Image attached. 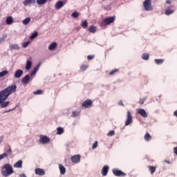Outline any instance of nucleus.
Returning a JSON list of instances; mask_svg holds the SVG:
<instances>
[{"label":"nucleus","instance_id":"obj_1","mask_svg":"<svg viewBox=\"0 0 177 177\" xmlns=\"http://www.w3.org/2000/svg\"><path fill=\"white\" fill-rule=\"evenodd\" d=\"M16 91H17V86L16 84H12L0 91L1 109H4V107H8V106H9L10 102L9 101L5 102V100H6L12 93H16Z\"/></svg>","mask_w":177,"mask_h":177},{"label":"nucleus","instance_id":"obj_2","mask_svg":"<svg viewBox=\"0 0 177 177\" xmlns=\"http://www.w3.org/2000/svg\"><path fill=\"white\" fill-rule=\"evenodd\" d=\"M1 175H3L5 177L10 176V175H12L15 171L13 170V167L10 164H5L1 169Z\"/></svg>","mask_w":177,"mask_h":177},{"label":"nucleus","instance_id":"obj_3","mask_svg":"<svg viewBox=\"0 0 177 177\" xmlns=\"http://www.w3.org/2000/svg\"><path fill=\"white\" fill-rule=\"evenodd\" d=\"M114 21H115V16L105 18L104 21L101 22V27H106V26H109L111 24V23H114Z\"/></svg>","mask_w":177,"mask_h":177},{"label":"nucleus","instance_id":"obj_4","mask_svg":"<svg viewBox=\"0 0 177 177\" xmlns=\"http://www.w3.org/2000/svg\"><path fill=\"white\" fill-rule=\"evenodd\" d=\"M143 6L145 8V10H153V6H151V0H145L143 2Z\"/></svg>","mask_w":177,"mask_h":177},{"label":"nucleus","instance_id":"obj_5","mask_svg":"<svg viewBox=\"0 0 177 177\" xmlns=\"http://www.w3.org/2000/svg\"><path fill=\"white\" fill-rule=\"evenodd\" d=\"M112 172L115 176H119V177H125L127 176V174L124 173V171L121 170H118L117 169H113L112 170Z\"/></svg>","mask_w":177,"mask_h":177},{"label":"nucleus","instance_id":"obj_6","mask_svg":"<svg viewBox=\"0 0 177 177\" xmlns=\"http://www.w3.org/2000/svg\"><path fill=\"white\" fill-rule=\"evenodd\" d=\"M66 3H67V0L59 1L55 5V8L57 10H59V9H62V8H63Z\"/></svg>","mask_w":177,"mask_h":177},{"label":"nucleus","instance_id":"obj_7","mask_svg":"<svg viewBox=\"0 0 177 177\" xmlns=\"http://www.w3.org/2000/svg\"><path fill=\"white\" fill-rule=\"evenodd\" d=\"M175 10H176L175 6H171L165 10V15H166V16H169L170 15H172Z\"/></svg>","mask_w":177,"mask_h":177},{"label":"nucleus","instance_id":"obj_8","mask_svg":"<svg viewBox=\"0 0 177 177\" xmlns=\"http://www.w3.org/2000/svg\"><path fill=\"white\" fill-rule=\"evenodd\" d=\"M133 121V120H132V113H131V111H127V120L125 122L126 127H128V125L132 124Z\"/></svg>","mask_w":177,"mask_h":177},{"label":"nucleus","instance_id":"obj_9","mask_svg":"<svg viewBox=\"0 0 177 177\" xmlns=\"http://www.w3.org/2000/svg\"><path fill=\"white\" fill-rule=\"evenodd\" d=\"M39 142L41 145H46L50 142V139L46 136H40Z\"/></svg>","mask_w":177,"mask_h":177},{"label":"nucleus","instance_id":"obj_10","mask_svg":"<svg viewBox=\"0 0 177 177\" xmlns=\"http://www.w3.org/2000/svg\"><path fill=\"white\" fill-rule=\"evenodd\" d=\"M93 102L91 100H86L82 104V107L84 109H88V107H92Z\"/></svg>","mask_w":177,"mask_h":177},{"label":"nucleus","instance_id":"obj_11","mask_svg":"<svg viewBox=\"0 0 177 177\" xmlns=\"http://www.w3.org/2000/svg\"><path fill=\"white\" fill-rule=\"evenodd\" d=\"M71 160L73 164H78L81 161V155H75L71 157Z\"/></svg>","mask_w":177,"mask_h":177},{"label":"nucleus","instance_id":"obj_12","mask_svg":"<svg viewBox=\"0 0 177 177\" xmlns=\"http://www.w3.org/2000/svg\"><path fill=\"white\" fill-rule=\"evenodd\" d=\"M35 174L39 176H44V175H45V170L44 169L37 168L35 170Z\"/></svg>","mask_w":177,"mask_h":177},{"label":"nucleus","instance_id":"obj_13","mask_svg":"<svg viewBox=\"0 0 177 177\" xmlns=\"http://www.w3.org/2000/svg\"><path fill=\"white\" fill-rule=\"evenodd\" d=\"M101 173L102 174V176H106L107 174L109 173V166L105 165L102 169Z\"/></svg>","mask_w":177,"mask_h":177},{"label":"nucleus","instance_id":"obj_14","mask_svg":"<svg viewBox=\"0 0 177 177\" xmlns=\"http://www.w3.org/2000/svg\"><path fill=\"white\" fill-rule=\"evenodd\" d=\"M30 75H26L21 80V82L24 85H27V84H28V82H30Z\"/></svg>","mask_w":177,"mask_h":177},{"label":"nucleus","instance_id":"obj_15","mask_svg":"<svg viewBox=\"0 0 177 177\" xmlns=\"http://www.w3.org/2000/svg\"><path fill=\"white\" fill-rule=\"evenodd\" d=\"M138 114H140V115L142 117H144V118H147V113L143 109H138Z\"/></svg>","mask_w":177,"mask_h":177},{"label":"nucleus","instance_id":"obj_16","mask_svg":"<svg viewBox=\"0 0 177 177\" xmlns=\"http://www.w3.org/2000/svg\"><path fill=\"white\" fill-rule=\"evenodd\" d=\"M23 75V71L21 69L17 70L15 73V78H20Z\"/></svg>","mask_w":177,"mask_h":177},{"label":"nucleus","instance_id":"obj_17","mask_svg":"<svg viewBox=\"0 0 177 177\" xmlns=\"http://www.w3.org/2000/svg\"><path fill=\"white\" fill-rule=\"evenodd\" d=\"M36 0H25L23 3L25 6H28V5L35 4Z\"/></svg>","mask_w":177,"mask_h":177},{"label":"nucleus","instance_id":"obj_18","mask_svg":"<svg viewBox=\"0 0 177 177\" xmlns=\"http://www.w3.org/2000/svg\"><path fill=\"white\" fill-rule=\"evenodd\" d=\"M147 168L151 174V175H153L154 172H156V169H157V167L151 166V165H148Z\"/></svg>","mask_w":177,"mask_h":177},{"label":"nucleus","instance_id":"obj_19","mask_svg":"<svg viewBox=\"0 0 177 177\" xmlns=\"http://www.w3.org/2000/svg\"><path fill=\"white\" fill-rule=\"evenodd\" d=\"M23 160H19L15 164H14V168H22Z\"/></svg>","mask_w":177,"mask_h":177},{"label":"nucleus","instance_id":"obj_20","mask_svg":"<svg viewBox=\"0 0 177 177\" xmlns=\"http://www.w3.org/2000/svg\"><path fill=\"white\" fill-rule=\"evenodd\" d=\"M57 47V42H53L50 46H48L49 50H55L56 48Z\"/></svg>","mask_w":177,"mask_h":177},{"label":"nucleus","instance_id":"obj_21","mask_svg":"<svg viewBox=\"0 0 177 177\" xmlns=\"http://www.w3.org/2000/svg\"><path fill=\"white\" fill-rule=\"evenodd\" d=\"M5 151L6 152H4V153H6L8 155V154H12V147H10V145H7L6 146Z\"/></svg>","mask_w":177,"mask_h":177},{"label":"nucleus","instance_id":"obj_22","mask_svg":"<svg viewBox=\"0 0 177 177\" xmlns=\"http://www.w3.org/2000/svg\"><path fill=\"white\" fill-rule=\"evenodd\" d=\"M59 168L61 175H64V174H66V167H64L63 165L59 164Z\"/></svg>","mask_w":177,"mask_h":177},{"label":"nucleus","instance_id":"obj_23","mask_svg":"<svg viewBox=\"0 0 177 177\" xmlns=\"http://www.w3.org/2000/svg\"><path fill=\"white\" fill-rule=\"evenodd\" d=\"M10 50H19L20 49V47L17 44H11L10 46Z\"/></svg>","mask_w":177,"mask_h":177},{"label":"nucleus","instance_id":"obj_24","mask_svg":"<svg viewBox=\"0 0 177 177\" xmlns=\"http://www.w3.org/2000/svg\"><path fill=\"white\" fill-rule=\"evenodd\" d=\"M39 68V64L37 65V66L35 67L33 71L31 72L30 76L32 77L37 74V71H38V69Z\"/></svg>","mask_w":177,"mask_h":177},{"label":"nucleus","instance_id":"obj_25","mask_svg":"<svg viewBox=\"0 0 177 177\" xmlns=\"http://www.w3.org/2000/svg\"><path fill=\"white\" fill-rule=\"evenodd\" d=\"M144 139L146 142H150L151 139V136H150V133H146V134L144 136Z\"/></svg>","mask_w":177,"mask_h":177},{"label":"nucleus","instance_id":"obj_26","mask_svg":"<svg viewBox=\"0 0 177 177\" xmlns=\"http://www.w3.org/2000/svg\"><path fill=\"white\" fill-rule=\"evenodd\" d=\"M31 66H32V62L31 61H27L26 62V70H30L31 69Z\"/></svg>","mask_w":177,"mask_h":177},{"label":"nucleus","instance_id":"obj_27","mask_svg":"<svg viewBox=\"0 0 177 177\" xmlns=\"http://www.w3.org/2000/svg\"><path fill=\"white\" fill-rule=\"evenodd\" d=\"M89 32H92L93 34H95L96 32V28L95 26H91L88 28Z\"/></svg>","mask_w":177,"mask_h":177},{"label":"nucleus","instance_id":"obj_28","mask_svg":"<svg viewBox=\"0 0 177 177\" xmlns=\"http://www.w3.org/2000/svg\"><path fill=\"white\" fill-rule=\"evenodd\" d=\"M149 57H150V55H149V53H145L142 55V59L143 60H149Z\"/></svg>","mask_w":177,"mask_h":177},{"label":"nucleus","instance_id":"obj_29","mask_svg":"<svg viewBox=\"0 0 177 177\" xmlns=\"http://www.w3.org/2000/svg\"><path fill=\"white\" fill-rule=\"evenodd\" d=\"M13 23V18L12 17H8L6 19V24L10 25Z\"/></svg>","mask_w":177,"mask_h":177},{"label":"nucleus","instance_id":"obj_30","mask_svg":"<svg viewBox=\"0 0 177 177\" xmlns=\"http://www.w3.org/2000/svg\"><path fill=\"white\" fill-rule=\"evenodd\" d=\"M81 27H82V28H86L88 27V21L84 20L82 21Z\"/></svg>","mask_w":177,"mask_h":177},{"label":"nucleus","instance_id":"obj_31","mask_svg":"<svg viewBox=\"0 0 177 177\" xmlns=\"http://www.w3.org/2000/svg\"><path fill=\"white\" fill-rule=\"evenodd\" d=\"M9 74V71H3L0 72V78H2V77H5L6 75H8Z\"/></svg>","mask_w":177,"mask_h":177},{"label":"nucleus","instance_id":"obj_32","mask_svg":"<svg viewBox=\"0 0 177 177\" xmlns=\"http://www.w3.org/2000/svg\"><path fill=\"white\" fill-rule=\"evenodd\" d=\"M30 21H31V18L28 17V18L25 19L22 23H23V24H24V26H27V24H28V23H30Z\"/></svg>","mask_w":177,"mask_h":177},{"label":"nucleus","instance_id":"obj_33","mask_svg":"<svg viewBox=\"0 0 177 177\" xmlns=\"http://www.w3.org/2000/svg\"><path fill=\"white\" fill-rule=\"evenodd\" d=\"M64 132V130L62 127H58L57 129V135H62Z\"/></svg>","mask_w":177,"mask_h":177},{"label":"nucleus","instance_id":"obj_34","mask_svg":"<svg viewBox=\"0 0 177 177\" xmlns=\"http://www.w3.org/2000/svg\"><path fill=\"white\" fill-rule=\"evenodd\" d=\"M48 0H37V5H44V3H46Z\"/></svg>","mask_w":177,"mask_h":177},{"label":"nucleus","instance_id":"obj_35","mask_svg":"<svg viewBox=\"0 0 177 177\" xmlns=\"http://www.w3.org/2000/svg\"><path fill=\"white\" fill-rule=\"evenodd\" d=\"M37 37H38V32H35L31 35V36L30 37V39H35V38H37Z\"/></svg>","mask_w":177,"mask_h":177},{"label":"nucleus","instance_id":"obj_36","mask_svg":"<svg viewBox=\"0 0 177 177\" xmlns=\"http://www.w3.org/2000/svg\"><path fill=\"white\" fill-rule=\"evenodd\" d=\"M155 63H156V64H158V65L162 64V63H164V59H155Z\"/></svg>","mask_w":177,"mask_h":177},{"label":"nucleus","instance_id":"obj_37","mask_svg":"<svg viewBox=\"0 0 177 177\" xmlns=\"http://www.w3.org/2000/svg\"><path fill=\"white\" fill-rule=\"evenodd\" d=\"M72 17H74L75 19H77L80 17V13L77 12H74L72 15H71Z\"/></svg>","mask_w":177,"mask_h":177},{"label":"nucleus","instance_id":"obj_38","mask_svg":"<svg viewBox=\"0 0 177 177\" xmlns=\"http://www.w3.org/2000/svg\"><path fill=\"white\" fill-rule=\"evenodd\" d=\"M8 157L7 153H3V154L0 155V161L1 160H3V158H6Z\"/></svg>","mask_w":177,"mask_h":177},{"label":"nucleus","instance_id":"obj_39","mask_svg":"<svg viewBox=\"0 0 177 177\" xmlns=\"http://www.w3.org/2000/svg\"><path fill=\"white\" fill-rule=\"evenodd\" d=\"M79 114H80V112L73 111L72 112V115H71V117H78V115H79Z\"/></svg>","mask_w":177,"mask_h":177},{"label":"nucleus","instance_id":"obj_40","mask_svg":"<svg viewBox=\"0 0 177 177\" xmlns=\"http://www.w3.org/2000/svg\"><path fill=\"white\" fill-rule=\"evenodd\" d=\"M118 71H120L119 69H113V71H111L109 73V75H114V73H118Z\"/></svg>","mask_w":177,"mask_h":177},{"label":"nucleus","instance_id":"obj_41","mask_svg":"<svg viewBox=\"0 0 177 177\" xmlns=\"http://www.w3.org/2000/svg\"><path fill=\"white\" fill-rule=\"evenodd\" d=\"M86 68H88V66L87 65H82L80 66L81 71H85V70H86Z\"/></svg>","mask_w":177,"mask_h":177},{"label":"nucleus","instance_id":"obj_42","mask_svg":"<svg viewBox=\"0 0 177 177\" xmlns=\"http://www.w3.org/2000/svg\"><path fill=\"white\" fill-rule=\"evenodd\" d=\"M41 93H42V90L39 89L33 92V95H41Z\"/></svg>","mask_w":177,"mask_h":177},{"label":"nucleus","instance_id":"obj_43","mask_svg":"<svg viewBox=\"0 0 177 177\" xmlns=\"http://www.w3.org/2000/svg\"><path fill=\"white\" fill-rule=\"evenodd\" d=\"M28 45H30V41H26L24 42L22 44L23 48H27V46H28Z\"/></svg>","mask_w":177,"mask_h":177},{"label":"nucleus","instance_id":"obj_44","mask_svg":"<svg viewBox=\"0 0 177 177\" xmlns=\"http://www.w3.org/2000/svg\"><path fill=\"white\" fill-rule=\"evenodd\" d=\"M115 133V132L114 131H110L108 133H107V136H114V134Z\"/></svg>","mask_w":177,"mask_h":177},{"label":"nucleus","instance_id":"obj_45","mask_svg":"<svg viewBox=\"0 0 177 177\" xmlns=\"http://www.w3.org/2000/svg\"><path fill=\"white\" fill-rule=\"evenodd\" d=\"M145 100H146V98L140 99V100H139L140 104H143L145 103Z\"/></svg>","mask_w":177,"mask_h":177},{"label":"nucleus","instance_id":"obj_46","mask_svg":"<svg viewBox=\"0 0 177 177\" xmlns=\"http://www.w3.org/2000/svg\"><path fill=\"white\" fill-rule=\"evenodd\" d=\"M95 58V55H88L87 59L88 60H92V59Z\"/></svg>","mask_w":177,"mask_h":177},{"label":"nucleus","instance_id":"obj_47","mask_svg":"<svg viewBox=\"0 0 177 177\" xmlns=\"http://www.w3.org/2000/svg\"><path fill=\"white\" fill-rule=\"evenodd\" d=\"M97 147V141H95L94 144L93 145L92 149H96Z\"/></svg>","mask_w":177,"mask_h":177},{"label":"nucleus","instance_id":"obj_48","mask_svg":"<svg viewBox=\"0 0 177 177\" xmlns=\"http://www.w3.org/2000/svg\"><path fill=\"white\" fill-rule=\"evenodd\" d=\"M6 37H8V35L6 34H3L2 35V38H0V39H1V40L3 41H5V39H6Z\"/></svg>","mask_w":177,"mask_h":177},{"label":"nucleus","instance_id":"obj_49","mask_svg":"<svg viewBox=\"0 0 177 177\" xmlns=\"http://www.w3.org/2000/svg\"><path fill=\"white\" fill-rule=\"evenodd\" d=\"M118 104L120 106H124V103L122 102V100H120L119 102H118Z\"/></svg>","mask_w":177,"mask_h":177},{"label":"nucleus","instance_id":"obj_50","mask_svg":"<svg viewBox=\"0 0 177 177\" xmlns=\"http://www.w3.org/2000/svg\"><path fill=\"white\" fill-rule=\"evenodd\" d=\"M20 177H27V176H26V174H20Z\"/></svg>","mask_w":177,"mask_h":177},{"label":"nucleus","instance_id":"obj_51","mask_svg":"<svg viewBox=\"0 0 177 177\" xmlns=\"http://www.w3.org/2000/svg\"><path fill=\"white\" fill-rule=\"evenodd\" d=\"M171 2V0L166 1V3H169V5H170Z\"/></svg>","mask_w":177,"mask_h":177},{"label":"nucleus","instance_id":"obj_52","mask_svg":"<svg viewBox=\"0 0 177 177\" xmlns=\"http://www.w3.org/2000/svg\"><path fill=\"white\" fill-rule=\"evenodd\" d=\"M174 115H175V117H177V110L174 111Z\"/></svg>","mask_w":177,"mask_h":177},{"label":"nucleus","instance_id":"obj_53","mask_svg":"<svg viewBox=\"0 0 177 177\" xmlns=\"http://www.w3.org/2000/svg\"><path fill=\"white\" fill-rule=\"evenodd\" d=\"M165 162H167V164H171V162L169 160H165Z\"/></svg>","mask_w":177,"mask_h":177},{"label":"nucleus","instance_id":"obj_54","mask_svg":"<svg viewBox=\"0 0 177 177\" xmlns=\"http://www.w3.org/2000/svg\"><path fill=\"white\" fill-rule=\"evenodd\" d=\"M2 42H3L1 39L0 38V44H1Z\"/></svg>","mask_w":177,"mask_h":177},{"label":"nucleus","instance_id":"obj_55","mask_svg":"<svg viewBox=\"0 0 177 177\" xmlns=\"http://www.w3.org/2000/svg\"><path fill=\"white\" fill-rule=\"evenodd\" d=\"M9 111H12V110H9L8 112L9 113Z\"/></svg>","mask_w":177,"mask_h":177}]
</instances>
